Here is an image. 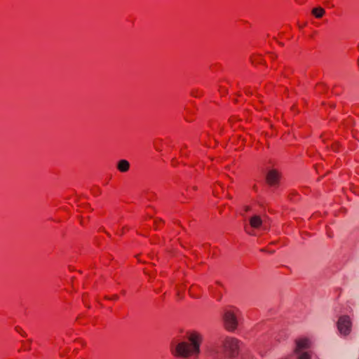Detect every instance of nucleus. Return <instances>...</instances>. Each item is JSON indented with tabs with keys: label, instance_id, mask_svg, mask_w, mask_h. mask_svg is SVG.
I'll list each match as a JSON object with an SVG mask.
<instances>
[{
	"label": "nucleus",
	"instance_id": "7",
	"mask_svg": "<svg viewBox=\"0 0 359 359\" xmlns=\"http://www.w3.org/2000/svg\"><path fill=\"white\" fill-rule=\"evenodd\" d=\"M279 177V173L276 170H272L268 172L266 180L269 184L274 185L278 182Z\"/></svg>",
	"mask_w": 359,
	"mask_h": 359
},
{
	"label": "nucleus",
	"instance_id": "6",
	"mask_svg": "<svg viewBox=\"0 0 359 359\" xmlns=\"http://www.w3.org/2000/svg\"><path fill=\"white\" fill-rule=\"evenodd\" d=\"M311 341L307 338H299L295 341V348L294 353H299L306 352L305 350L308 349L311 346Z\"/></svg>",
	"mask_w": 359,
	"mask_h": 359
},
{
	"label": "nucleus",
	"instance_id": "10",
	"mask_svg": "<svg viewBox=\"0 0 359 359\" xmlns=\"http://www.w3.org/2000/svg\"><path fill=\"white\" fill-rule=\"evenodd\" d=\"M296 354L297 355V359H311V355L309 352H302Z\"/></svg>",
	"mask_w": 359,
	"mask_h": 359
},
{
	"label": "nucleus",
	"instance_id": "13",
	"mask_svg": "<svg viewBox=\"0 0 359 359\" xmlns=\"http://www.w3.org/2000/svg\"><path fill=\"white\" fill-rule=\"evenodd\" d=\"M213 193H214V194H215V195H216V196L218 194V191H217V187H215V189H214V190H213Z\"/></svg>",
	"mask_w": 359,
	"mask_h": 359
},
{
	"label": "nucleus",
	"instance_id": "2",
	"mask_svg": "<svg viewBox=\"0 0 359 359\" xmlns=\"http://www.w3.org/2000/svg\"><path fill=\"white\" fill-rule=\"evenodd\" d=\"M241 316V311L236 307H230L225 310L224 322L225 328L229 331L235 330L238 325V318Z\"/></svg>",
	"mask_w": 359,
	"mask_h": 359
},
{
	"label": "nucleus",
	"instance_id": "8",
	"mask_svg": "<svg viewBox=\"0 0 359 359\" xmlns=\"http://www.w3.org/2000/svg\"><path fill=\"white\" fill-rule=\"evenodd\" d=\"M130 163L125 159L120 160L117 163V169L121 172H126L130 169Z\"/></svg>",
	"mask_w": 359,
	"mask_h": 359
},
{
	"label": "nucleus",
	"instance_id": "14",
	"mask_svg": "<svg viewBox=\"0 0 359 359\" xmlns=\"http://www.w3.org/2000/svg\"><path fill=\"white\" fill-rule=\"evenodd\" d=\"M117 299V296H116V295H115V296L114 297V299Z\"/></svg>",
	"mask_w": 359,
	"mask_h": 359
},
{
	"label": "nucleus",
	"instance_id": "1",
	"mask_svg": "<svg viewBox=\"0 0 359 359\" xmlns=\"http://www.w3.org/2000/svg\"><path fill=\"white\" fill-rule=\"evenodd\" d=\"M203 335L197 330H189L182 339L175 340L170 344V351L172 356L182 359H198Z\"/></svg>",
	"mask_w": 359,
	"mask_h": 359
},
{
	"label": "nucleus",
	"instance_id": "4",
	"mask_svg": "<svg viewBox=\"0 0 359 359\" xmlns=\"http://www.w3.org/2000/svg\"><path fill=\"white\" fill-rule=\"evenodd\" d=\"M263 221L260 216L255 215L250 217L249 224L245 226V232L250 235H255V230L261 229Z\"/></svg>",
	"mask_w": 359,
	"mask_h": 359
},
{
	"label": "nucleus",
	"instance_id": "9",
	"mask_svg": "<svg viewBox=\"0 0 359 359\" xmlns=\"http://www.w3.org/2000/svg\"><path fill=\"white\" fill-rule=\"evenodd\" d=\"M312 13L316 18H320L323 17V15H324L325 11L322 8H315L313 9Z\"/></svg>",
	"mask_w": 359,
	"mask_h": 359
},
{
	"label": "nucleus",
	"instance_id": "3",
	"mask_svg": "<svg viewBox=\"0 0 359 359\" xmlns=\"http://www.w3.org/2000/svg\"><path fill=\"white\" fill-rule=\"evenodd\" d=\"M241 342L233 337H226L223 341L224 351L229 358L238 355Z\"/></svg>",
	"mask_w": 359,
	"mask_h": 359
},
{
	"label": "nucleus",
	"instance_id": "12",
	"mask_svg": "<svg viewBox=\"0 0 359 359\" xmlns=\"http://www.w3.org/2000/svg\"><path fill=\"white\" fill-rule=\"evenodd\" d=\"M15 330L17 332H18L22 336H25V332L22 330V329L21 327H16Z\"/></svg>",
	"mask_w": 359,
	"mask_h": 359
},
{
	"label": "nucleus",
	"instance_id": "11",
	"mask_svg": "<svg viewBox=\"0 0 359 359\" xmlns=\"http://www.w3.org/2000/svg\"><path fill=\"white\" fill-rule=\"evenodd\" d=\"M196 288V286H192L190 289H189V293L190 294L194 297H198V296L197 294H194V290Z\"/></svg>",
	"mask_w": 359,
	"mask_h": 359
},
{
	"label": "nucleus",
	"instance_id": "5",
	"mask_svg": "<svg viewBox=\"0 0 359 359\" xmlns=\"http://www.w3.org/2000/svg\"><path fill=\"white\" fill-rule=\"evenodd\" d=\"M337 325L341 334L346 336L351 332L352 323L348 316H341L337 321Z\"/></svg>",
	"mask_w": 359,
	"mask_h": 359
}]
</instances>
